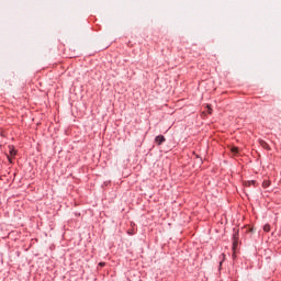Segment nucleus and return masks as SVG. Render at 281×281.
Masks as SVG:
<instances>
[{"label": "nucleus", "instance_id": "1", "mask_svg": "<svg viewBox=\"0 0 281 281\" xmlns=\"http://www.w3.org/2000/svg\"><path fill=\"white\" fill-rule=\"evenodd\" d=\"M238 246V231L234 229L233 234V249H236Z\"/></svg>", "mask_w": 281, "mask_h": 281}, {"label": "nucleus", "instance_id": "4", "mask_svg": "<svg viewBox=\"0 0 281 281\" xmlns=\"http://www.w3.org/2000/svg\"><path fill=\"white\" fill-rule=\"evenodd\" d=\"M259 144H260L261 147L265 148V150H269V144H267V142H265V140H259Z\"/></svg>", "mask_w": 281, "mask_h": 281}, {"label": "nucleus", "instance_id": "3", "mask_svg": "<svg viewBox=\"0 0 281 281\" xmlns=\"http://www.w3.org/2000/svg\"><path fill=\"white\" fill-rule=\"evenodd\" d=\"M155 142L158 146H161V144H164V142H166V137L164 135H158L156 138H155Z\"/></svg>", "mask_w": 281, "mask_h": 281}, {"label": "nucleus", "instance_id": "9", "mask_svg": "<svg viewBox=\"0 0 281 281\" xmlns=\"http://www.w3.org/2000/svg\"><path fill=\"white\" fill-rule=\"evenodd\" d=\"M105 265H106L105 262H100L99 267H105Z\"/></svg>", "mask_w": 281, "mask_h": 281}, {"label": "nucleus", "instance_id": "6", "mask_svg": "<svg viewBox=\"0 0 281 281\" xmlns=\"http://www.w3.org/2000/svg\"><path fill=\"white\" fill-rule=\"evenodd\" d=\"M263 232H267V233L271 232V226L269 224H266L263 226Z\"/></svg>", "mask_w": 281, "mask_h": 281}, {"label": "nucleus", "instance_id": "7", "mask_svg": "<svg viewBox=\"0 0 281 281\" xmlns=\"http://www.w3.org/2000/svg\"><path fill=\"white\" fill-rule=\"evenodd\" d=\"M231 153H233V155H238V147H232Z\"/></svg>", "mask_w": 281, "mask_h": 281}, {"label": "nucleus", "instance_id": "8", "mask_svg": "<svg viewBox=\"0 0 281 281\" xmlns=\"http://www.w3.org/2000/svg\"><path fill=\"white\" fill-rule=\"evenodd\" d=\"M207 113H210V115H212V106L207 105Z\"/></svg>", "mask_w": 281, "mask_h": 281}, {"label": "nucleus", "instance_id": "5", "mask_svg": "<svg viewBox=\"0 0 281 281\" xmlns=\"http://www.w3.org/2000/svg\"><path fill=\"white\" fill-rule=\"evenodd\" d=\"M271 186V181L269 180H263L262 182V188H269Z\"/></svg>", "mask_w": 281, "mask_h": 281}, {"label": "nucleus", "instance_id": "2", "mask_svg": "<svg viewBox=\"0 0 281 281\" xmlns=\"http://www.w3.org/2000/svg\"><path fill=\"white\" fill-rule=\"evenodd\" d=\"M9 153H10V156H8V159L12 164V158L16 156V149H14L12 146H10Z\"/></svg>", "mask_w": 281, "mask_h": 281}]
</instances>
